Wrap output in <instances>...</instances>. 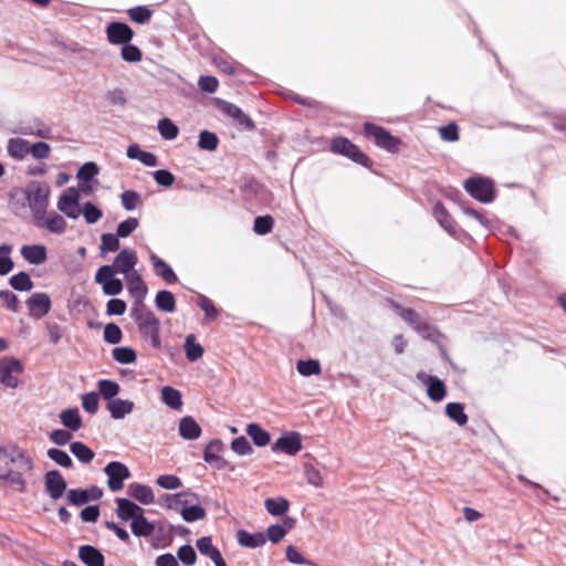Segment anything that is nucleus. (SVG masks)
Returning <instances> with one entry per match:
<instances>
[{
    "label": "nucleus",
    "instance_id": "obj_22",
    "mask_svg": "<svg viewBox=\"0 0 566 566\" xmlns=\"http://www.w3.org/2000/svg\"><path fill=\"white\" fill-rule=\"evenodd\" d=\"M116 514L123 521H134L140 513H144V509L132 502L130 500L118 497L116 499Z\"/></svg>",
    "mask_w": 566,
    "mask_h": 566
},
{
    "label": "nucleus",
    "instance_id": "obj_45",
    "mask_svg": "<svg viewBox=\"0 0 566 566\" xmlns=\"http://www.w3.org/2000/svg\"><path fill=\"white\" fill-rule=\"evenodd\" d=\"M274 220L270 214L260 216L254 219L253 231L259 235L268 234L272 231Z\"/></svg>",
    "mask_w": 566,
    "mask_h": 566
},
{
    "label": "nucleus",
    "instance_id": "obj_56",
    "mask_svg": "<svg viewBox=\"0 0 566 566\" xmlns=\"http://www.w3.org/2000/svg\"><path fill=\"white\" fill-rule=\"evenodd\" d=\"M138 226H139L138 219L129 217L118 224L116 234L119 238H126V237L130 235L138 228Z\"/></svg>",
    "mask_w": 566,
    "mask_h": 566
},
{
    "label": "nucleus",
    "instance_id": "obj_9",
    "mask_svg": "<svg viewBox=\"0 0 566 566\" xmlns=\"http://www.w3.org/2000/svg\"><path fill=\"white\" fill-rule=\"evenodd\" d=\"M95 282L101 284L106 295H117L123 291V282L115 277L114 269L102 265L95 273Z\"/></svg>",
    "mask_w": 566,
    "mask_h": 566
},
{
    "label": "nucleus",
    "instance_id": "obj_24",
    "mask_svg": "<svg viewBox=\"0 0 566 566\" xmlns=\"http://www.w3.org/2000/svg\"><path fill=\"white\" fill-rule=\"evenodd\" d=\"M78 557L86 566H104L105 558L103 554L91 545H83L78 548Z\"/></svg>",
    "mask_w": 566,
    "mask_h": 566
},
{
    "label": "nucleus",
    "instance_id": "obj_34",
    "mask_svg": "<svg viewBox=\"0 0 566 566\" xmlns=\"http://www.w3.org/2000/svg\"><path fill=\"white\" fill-rule=\"evenodd\" d=\"M151 260L156 274L161 276L168 284H174L178 281L177 275L165 261L157 258L155 254L151 255Z\"/></svg>",
    "mask_w": 566,
    "mask_h": 566
},
{
    "label": "nucleus",
    "instance_id": "obj_20",
    "mask_svg": "<svg viewBox=\"0 0 566 566\" xmlns=\"http://www.w3.org/2000/svg\"><path fill=\"white\" fill-rule=\"evenodd\" d=\"M125 279L128 292L135 300L133 307H138L139 304H144L143 301L148 291L147 286L137 271L132 272L129 275L125 276Z\"/></svg>",
    "mask_w": 566,
    "mask_h": 566
},
{
    "label": "nucleus",
    "instance_id": "obj_26",
    "mask_svg": "<svg viewBox=\"0 0 566 566\" xmlns=\"http://www.w3.org/2000/svg\"><path fill=\"white\" fill-rule=\"evenodd\" d=\"M22 256L31 264H41L46 260V249L44 245L33 244L23 245L21 249Z\"/></svg>",
    "mask_w": 566,
    "mask_h": 566
},
{
    "label": "nucleus",
    "instance_id": "obj_62",
    "mask_svg": "<svg viewBox=\"0 0 566 566\" xmlns=\"http://www.w3.org/2000/svg\"><path fill=\"white\" fill-rule=\"evenodd\" d=\"M231 449L239 455H245L252 453L253 449L245 437L241 436L235 438L231 442Z\"/></svg>",
    "mask_w": 566,
    "mask_h": 566
},
{
    "label": "nucleus",
    "instance_id": "obj_18",
    "mask_svg": "<svg viewBox=\"0 0 566 566\" xmlns=\"http://www.w3.org/2000/svg\"><path fill=\"white\" fill-rule=\"evenodd\" d=\"M418 378L427 386V395L432 401L439 402L444 399L447 387L441 379L424 374H419Z\"/></svg>",
    "mask_w": 566,
    "mask_h": 566
},
{
    "label": "nucleus",
    "instance_id": "obj_46",
    "mask_svg": "<svg viewBox=\"0 0 566 566\" xmlns=\"http://www.w3.org/2000/svg\"><path fill=\"white\" fill-rule=\"evenodd\" d=\"M120 56L126 62L136 63L143 60V52L138 46L129 42L122 46Z\"/></svg>",
    "mask_w": 566,
    "mask_h": 566
},
{
    "label": "nucleus",
    "instance_id": "obj_59",
    "mask_svg": "<svg viewBox=\"0 0 566 566\" xmlns=\"http://www.w3.org/2000/svg\"><path fill=\"white\" fill-rule=\"evenodd\" d=\"M304 474H305V478H306V481L316 486V488H321L323 486V476L319 472L318 469H316L314 465L312 464H304Z\"/></svg>",
    "mask_w": 566,
    "mask_h": 566
},
{
    "label": "nucleus",
    "instance_id": "obj_38",
    "mask_svg": "<svg viewBox=\"0 0 566 566\" xmlns=\"http://www.w3.org/2000/svg\"><path fill=\"white\" fill-rule=\"evenodd\" d=\"M161 399L167 406L176 410H179L182 406L180 391L170 386L161 389Z\"/></svg>",
    "mask_w": 566,
    "mask_h": 566
},
{
    "label": "nucleus",
    "instance_id": "obj_17",
    "mask_svg": "<svg viewBox=\"0 0 566 566\" xmlns=\"http://www.w3.org/2000/svg\"><path fill=\"white\" fill-rule=\"evenodd\" d=\"M218 106L223 114L231 117L238 125L248 130L255 128L253 120L237 105L226 101H220Z\"/></svg>",
    "mask_w": 566,
    "mask_h": 566
},
{
    "label": "nucleus",
    "instance_id": "obj_19",
    "mask_svg": "<svg viewBox=\"0 0 566 566\" xmlns=\"http://www.w3.org/2000/svg\"><path fill=\"white\" fill-rule=\"evenodd\" d=\"M38 228H44L52 233H63L66 229V221L55 211L44 212L42 218L33 220Z\"/></svg>",
    "mask_w": 566,
    "mask_h": 566
},
{
    "label": "nucleus",
    "instance_id": "obj_1",
    "mask_svg": "<svg viewBox=\"0 0 566 566\" xmlns=\"http://www.w3.org/2000/svg\"><path fill=\"white\" fill-rule=\"evenodd\" d=\"M33 462L17 446L0 447V480H6L19 492L25 491L23 472H29Z\"/></svg>",
    "mask_w": 566,
    "mask_h": 566
},
{
    "label": "nucleus",
    "instance_id": "obj_14",
    "mask_svg": "<svg viewBox=\"0 0 566 566\" xmlns=\"http://www.w3.org/2000/svg\"><path fill=\"white\" fill-rule=\"evenodd\" d=\"M29 315L40 319L51 311V300L46 293H33L27 301Z\"/></svg>",
    "mask_w": 566,
    "mask_h": 566
},
{
    "label": "nucleus",
    "instance_id": "obj_35",
    "mask_svg": "<svg viewBox=\"0 0 566 566\" xmlns=\"http://www.w3.org/2000/svg\"><path fill=\"white\" fill-rule=\"evenodd\" d=\"M184 348L189 361H196L201 358L205 352L203 347L196 342V336L193 334L186 336Z\"/></svg>",
    "mask_w": 566,
    "mask_h": 566
},
{
    "label": "nucleus",
    "instance_id": "obj_47",
    "mask_svg": "<svg viewBox=\"0 0 566 566\" xmlns=\"http://www.w3.org/2000/svg\"><path fill=\"white\" fill-rule=\"evenodd\" d=\"M219 139L214 133L202 130L199 135L198 146L203 150L213 151L218 148Z\"/></svg>",
    "mask_w": 566,
    "mask_h": 566
},
{
    "label": "nucleus",
    "instance_id": "obj_53",
    "mask_svg": "<svg viewBox=\"0 0 566 566\" xmlns=\"http://www.w3.org/2000/svg\"><path fill=\"white\" fill-rule=\"evenodd\" d=\"M10 253V245L3 244L0 247V275H6L13 269V261L9 256Z\"/></svg>",
    "mask_w": 566,
    "mask_h": 566
},
{
    "label": "nucleus",
    "instance_id": "obj_49",
    "mask_svg": "<svg viewBox=\"0 0 566 566\" xmlns=\"http://www.w3.org/2000/svg\"><path fill=\"white\" fill-rule=\"evenodd\" d=\"M113 358L120 364H133L136 361L137 355L129 347H116L113 349Z\"/></svg>",
    "mask_w": 566,
    "mask_h": 566
},
{
    "label": "nucleus",
    "instance_id": "obj_41",
    "mask_svg": "<svg viewBox=\"0 0 566 566\" xmlns=\"http://www.w3.org/2000/svg\"><path fill=\"white\" fill-rule=\"evenodd\" d=\"M99 395L107 400H113L119 392V385L113 380L102 379L97 382Z\"/></svg>",
    "mask_w": 566,
    "mask_h": 566
},
{
    "label": "nucleus",
    "instance_id": "obj_64",
    "mask_svg": "<svg viewBox=\"0 0 566 566\" xmlns=\"http://www.w3.org/2000/svg\"><path fill=\"white\" fill-rule=\"evenodd\" d=\"M98 174V167L95 163L84 164L78 172L77 178L82 181H90Z\"/></svg>",
    "mask_w": 566,
    "mask_h": 566
},
{
    "label": "nucleus",
    "instance_id": "obj_12",
    "mask_svg": "<svg viewBox=\"0 0 566 566\" xmlns=\"http://www.w3.org/2000/svg\"><path fill=\"white\" fill-rule=\"evenodd\" d=\"M78 200V191L71 187L66 189L59 198L57 208L69 218L76 219L80 214Z\"/></svg>",
    "mask_w": 566,
    "mask_h": 566
},
{
    "label": "nucleus",
    "instance_id": "obj_52",
    "mask_svg": "<svg viewBox=\"0 0 566 566\" xmlns=\"http://www.w3.org/2000/svg\"><path fill=\"white\" fill-rule=\"evenodd\" d=\"M438 132H439L440 138L446 142L453 143V142H458L460 138L459 126L454 122L449 123L446 126H441L438 129Z\"/></svg>",
    "mask_w": 566,
    "mask_h": 566
},
{
    "label": "nucleus",
    "instance_id": "obj_42",
    "mask_svg": "<svg viewBox=\"0 0 566 566\" xmlns=\"http://www.w3.org/2000/svg\"><path fill=\"white\" fill-rule=\"evenodd\" d=\"M296 369H297L298 374H301L302 376H305V377L313 376V375H319L322 371L321 364L316 359H307V360L301 359L296 363Z\"/></svg>",
    "mask_w": 566,
    "mask_h": 566
},
{
    "label": "nucleus",
    "instance_id": "obj_3",
    "mask_svg": "<svg viewBox=\"0 0 566 566\" xmlns=\"http://www.w3.org/2000/svg\"><path fill=\"white\" fill-rule=\"evenodd\" d=\"M50 187L44 182L33 181L25 190V198L33 220L42 218L49 206Z\"/></svg>",
    "mask_w": 566,
    "mask_h": 566
},
{
    "label": "nucleus",
    "instance_id": "obj_32",
    "mask_svg": "<svg viewBox=\"0 0 566 566\" xmlns=\"http://www.w3.org/2000/svg\"><path fill=\"white\" fill-rule=\"evenodd\" d=\"M245 431L258 447H265L271 441L270 433L258 423H249Z\"/></svg>",
    "mask_w": 566,
    "mask_h": 566
},
{
    "label": "nucleus",
    "instance_id": "obj_16",
    "mask_svg": "<svg viewBox=\"0 0 566 566\" xmlns=\"http://www.w3.org/2000/svg\"><path fill=\"white\" fill-rule=\"evenodd\" d=\"M137 261V254L134 250L124 249L116 255L111 266H113L115 274L120 273L127 276L132 272H136L134 268Z\"/></svg>",
    "mask_w": 566,
    "mask_h": 566
},
{
    "label": "nucleus",
    "instance_id": "obj_4",
    "mask_svg": "<svg viewBox=\"0 0 566 566\" xmlns=\"http://www.w3.org/2000/svg\"><path fill=\"white\" fill-rule=\"evenodd\" d=\"M394 308L396 310L397 314L422 337L427 339H433L438 336V329L426 322L413 308L403 307L396 303L394 304Z\"/></svg>",
    "mask_w": 566,
    "mask_h": 566
},
{
    "label": "nucleus",
    "instance_id": "obj_6",
    "mask_svg": "<svg viewBox=\"0 0 566 566\" xmlns=\"http://www.w3.org/2000/svg\"><path fill=\"white\" fill-rule=\"evenodd\" d=\"M364 133L366 137L373 138L378 147L392 154H397L402 145L399 137L391 135L384 127L373 123L364 124Z\"/></svg>",
    "mask_w": 566,
    "mask_h": 566
},
{
    "label": "nucleus",
    "instance_id": "obj_29",
    "mask_svg": "<svg viewBox=\"0 0 566 566\" xmlns=\"http://www.w3.org/2000/svg\"><path fill=\"white\" fill-rule=\"evenodd\" d=\"M62 424L72 431L81 429L83 422L77 408L65 409L60 413Z\"/></svg>",
    "mask_w": 566,
    "mask_h": 566
},
{
    "label": "nucleus",
    "instance_id": "obj_60",
    "mask_svg": "<svg viewBox=\"0 0 566 566\" xmlns=\"http://www.w3.org/2000/svg\"><path fill=\"white\" fill-rule=\"evenodd\" d=\"M82 407L91 415L96 413L98 410V395L94 391L83 395Z\"/></svg>",
    "mask_w": 566,
    "mask_h": 566
},
{
    "label": "nucleus",
    "instance_id": "obj_23",
    "mask_svg": "<svg viewBox=\"0 0 566 566\" xmlns=\"http://www.w3.org/2000/svg\"><path fill=\"white\" fill-rule=\"evenodd\" d=\"M433 216L439 224L451 235L457 233V223L452 216L448 212L442 202H436L433 207Z\"/></svg>",
    "mask_w": 566,
    "mask_h": 566
},
{
    "label": "nucleus",
    "instance_id": "obj_50",
    "mask_svg": "<svg viewBox=\"0 0 566 566\" xmlns=\"http://www.w3.org/2000/svg\"><path fill=\"white\" fill-rule=\"evenodd\" d=\"M48 457L53 460L56 464L63 467V468H72L73 461L71 457L61 449H49L48 450Z\"/></svg>",
    "mask_w": 566,
    "mask_h": 566
},
{
    "label": "nucleus",
    "instance_id": "obj_7",
    "mask_svg": "<svg viewBox=\"0 0 566 566\" xmlns=\"http://www.w3.org/2000/svg\"><path fill=\"white\" fill-rule=\"evenodd\" d=\"M464 189L481 202L488 203L494 199L493 184L486 178H470L464 182Z\"/></svg>",
    "mask_w": 566,
    "mask_h": 566
},
{
    "label": "nucleus",
    "instance_id": "obj_31",
    "mask_svg": "<svg viewBox=\"0 0 566 566\" xmlns=\"http://www.w3.org/2000/svg\"><path fill=\"white\" fill-rule=\"evenodd\" d=\"M129 494L143 504H150L155 501L154 492L150 486L133 483L129 485Z\"/></svg>",
    "mask_w": 566,
    "mask_h": 566
},
{
    "label": "nucleus",
    "instance_id": "obj_55",
    "mask_svg": "<svg viewBox=\"0 0 566 566\" xmlns=\"http://www.w3.org/2000/svg\"><path fill=\"white\" fill-rule=\"evenodd\" d=\"M123 338L120 327L115 323H109L104 328V340L109 344H118Z\"/></svg>",
    "mask_w": 566,
    "mask_h": 566
},
{
    "label": "nucleus",
    "instance_id": "obj_10",
    "mask_svg": "<svg viewBox=\"0 0 566 566\" xmlns=\"http://www.w3.org/2000/svg\"><path fill=\"white\" fill-rule=\"evenodd\" d=\"M108 480L107 485L111 491L117 492L123 489L124 481L130 476L128 468L118 461L109 462L104 469Z\"/></svg>",
    "mask_w": 566,
    "mask_h": 566
},
{
    "label": "nucleus",
    "instance_id": "obj_25",
    "mask_svg": "<svg viewBox=\"0 0 566 566\" xmlns=\"http://www.w3.org/2000/svg\"><path fill=\"white\" fill-rule=\"evenodd\" d=\"M201 428L190 416L184 417L179 422V433L186 440H195L201 436Z\"/></svg>",
    "mask_w": 566,
    "mask_h": 566
},
{
    "label": "nucleus",
    "instance_id": "obj_39",
    "mask_svg": "<svg viewBox=\"0 0 566 566\" xmlns=\"http://www.w3.org/2000/svg\"><path fill=\"white\" fill-rule=\"evenodd\" d=\"M264 506L266 511L274 516L283 515L289 511L290 503L286 499L279 497V499H266L264 501Z\"/></svg>",
    "mask_w": 566,
    "mask_h": 566
},
{
    "label": "nucleus",
    "instance_id": "obj_13",
    "mask_svg": "<svg viewBox=\"0 0 566 566\" xmlns=\"http://www.w3.org/2000/svg\"><path fill=\"white\" fill-rule=\"evenodd\" d=\"M274 452L280 451L289 455H295L302 450V438L296 431L280 437L272 446Z\"/></svg>",
    "mask_w": 566,
    "mask_h": 566
},
{
    "label": "nucleus",
    "instance_id": "obj_5",
    "mask_svg": "<svg viewBox=\"0 0 566 566\" xmlns=\"http://www.w3.org/2000/svg\"><path fill=\"white\" fill-rule=\"evenodd\" d=\"M329 149L332 153L347 157L364 167L371 166L370 158L346 137L338 136L333 138L331 140Z\"/></svg>",
    "mask_w": 566,
    "mask_h": 566
},
{
    "label": "nucleus",
    "instance_id": "obj_37",
    "mask_svg": "<svg viewBox=\"0 0 566 566\" xmlns=\"http://www.w3.org/2000/svg\"><path fill=\"white\" fill-rule=\"evenodd\" d=\"M447 416L457 422L459 426L468 423V416L464 412V407L460 402H449L446 406Z\"/></svg>",
    "mask_w": 566,
    "mask_h": 566
},
{
    "label": "nucleus",
    "instance_id": "obj_15",
    "mask_svg": "<svg viewBox=\"0 0 566 566\" xmlns=\"http://www.w3.org/2000/svg\"><path fill=\"white\" fill-rule=\"evenodd\" d=\"M45 491L52 500H59L66 490V482L57 470H52L44 475Z\"/></svg>",
    "mask_w": 566,
    "mask_h": 566
},
{
    "label": "nucleus",
    "instance_id": "obj_30",
    "mask_svg": "<svg viewBox=\"0 0 566 566\" xmlns=\"http://www.w3.org/2000/svg\"><path fill=\"white\" fill-rule=\"evenodd\" d=\"M30 143L22 138H11L8 142V153L12 158L23 159L30 154Z\"/></svg>",
    "mask_w": 566,
    "mask_h": 566
},
{
    "label": "nucleus",
    "instance_id": "obj_33",
    "mask_svg": "<svg viewBox=\"0 0 566 566\" xmlns=\"http://www.w3.org/2000/svg\"><path fill=\"white\" fill-rule=\"evenodd\" d=\"M130 528L134 535L148 537L154 533L155 526L140 513L132 521Z\"/></svg>",
    "mask_w": 566,
    "mask_h": 566
},
{
    "label": "nucleus",
    "instance_id": "obj_8",
    "mask_svg": "<svg viewBox=\"0 0 566 566\" xmlns=\"http://www.w3.org/2000/svg\"><path fill=\"white\" fill-rule=\"evenodd\" d=\"M23 373L21 361L14 357H4L0 360V382L9 388L18 387V377Z\"/></svg>",
    "mask_w": 566,
    "mask_h": 566
},
{
    "label": "nucleus",
    "instance_id": "obj_44",
    "mask_svg": "<svg viewBox=\"0 0 566 566\" xmlns=\"http://www.w3.org/2000/svg\"><path fill=\"white\" fill-rule=\"evenodd\" d=\"M10 285L17 291H30L34 284L28 273L19 272L11 276Z\"/></svg>",
    "mask_w": 566,
    "mask_h": 566
},
{
    "label": "nucleus",
    "instance_id": "obj_57",
    "mask_svg": "<svg viewBox=\"0 0 566 566\" xmlns=\"http://www.w3.org/2000/svg\"><path fill=\"white\" fill-rule=\"evenodd\" d=\"M122 205L126 210H134L140 203V195L134 190H126L122 193Z\"/></svg>",
    "mask_w": 566,
    "mask_h": 566
},
{
    "label": "nucleus",
    "instance_id": "obj_61",
    "mask_svg": "<svg viewBox=\"0 0 566 566\" xmlns=\"http://www.w3.org/2000/svg\"><path fill=\"white\" fill-rule=\"evenodd\" d=\"M67 501L73 505H83L90 501L88 491L72 489L67 492Z\"/></svg>",
    "mask_w": 566,
    "mask_h": 566
},
{
    "label": "nucleus",
    "instance_id": "obj_21",
    "mask_svg": "<svg viewBox=\"0 0 566 566\" xmlns=\"http://www.w3.org/2000/svg\"><path fill=\"white\" fill-rule=\"evenodd\" d=\"M198 551L209 557L216 566H227L220 551L212 544L210 537H201L196 543Z\"/></svg>",
    "mask_w": 566,
    "mask_h": 566
},
{
    "label": "nucleus",
    "instance_id": "obj_58",
    "mask_svg": "<svg viewBox=\"0 0 566 566\" xmlns=\"http://www.w3.org/2000/svg\"><path fill=\"white\" fill-rule=\"evenodd\" d=\"M181 516L186 522H195L206 516V511L200 505H192L181 510Z\"/></svg>",
    "mask_w": 566,
    "mask_h": 566
},
{
    "label": "nucleus",
    "instance_id": "obj_43",
    "mask_svg": "<svg viewBox=\"0 0 566 566\" xmlns=\"http://www.w3.org/2000/svg\"><path fill=\"white\" fill-rule=\"evenodd\" d=\"M128 18L139 24L148 22L153 15V11L145 6H138L127 10Z\"/></svg>",
    "mask_w": 566,
    "mask_h": 566
},
{
    "label": "nucleus",
    "instance_id": "obj_11",
    "mask_svg": "<svg viewBox=\"0 0 566 566\" xmlns=\"http://www.w3.org/2000/svg\"><path fill=\"white\" fill-rule=\"evenodd\" d=\"M107 41L113 45H124L129 43L135 33L134 30L124 22H109L105 29Z\"/></svg>",
    "mask_w": 566,
    "mask_h": 566
},
{
    "label": "nucleus",
    "instance_id": "obj_28",
    "mask_svg": "<svg viewBox=\"0 0 566 566\" xmlns=\"http://www.w3.org/2000/svg\"><path fill=\"white\" fill-rule=\"evenodd\" d=\"M237 539L241 546L250 548L260 547L266 542V537L263 533L251 534L244 530L238 531Z\"/></svg>",
    "mask_w": 566,
    "mask_h": 566
},
{
    "label": "nucleus",
    "instance_id": "obj_51",
    "mask_svg": "<svg viewBox=\"0 0 566 566\" xmlns=\"http://www.w3.org/2000/svg\"><path fill=\"white\" fill-rule=\"evenodd\" d=\"M117 234L104 233L101 237V251L102 253L115 252L119 249V240Z\"/></svg>",
    "mask_w": 566,
    "mask_h": 566
},
{
    "label": "nucleus",
    "instance_id": "obj_36",
    "mask_svg": "<svg viewBox=\"0 0 566 566\" xmlns=\"http://www.w3.org/2000/svg\"><path fill=\"white\" fill-rule=\"evenodd\" d=\"M155 303L158 310L172 313L176 311V300L171 292L159 291L156 295Z\"/></svg>",
    "mask_w": 566,
    "mask_h": 566
},
{
    "label": "nucleus",
    "instance_id": "obj_40",
    "mask_svg": "<svg viewBox=\"0 0 566 566\" xmlns=\"http://www.w3.org/2000/svg\"><path fill=\"white\" fill-rule=\"evenodd\" d=\"M70 450L83 463L92 462L95 457L93 450L80 441L71 443Z\"/></svg>",
    "mask_w": 566,
    "mask_h": 566
},
{
    "label": "nucleus",
    "instance_id": "obj_54",
    "mask_svg": "<svg viewBox=\"0 0 566 566\" xmlns=\"http://www.w3.org/2000/svg\"><path fill=\"white\" fill-rule=\"evenodd\" d=\"M178 559L186 566H192L196 564L197 554L192 546L182 545L177 552Z\"/></svg>",
    "mask_w": 566,
    "mask_h": 566
},
{
    "label": "nucleus",
    "instance_id": "obj_27",
    "mask_svg": "<svg viewBox=\"0 0 566 566\" xmlns=\"http://www.w3.org/2000/svg\"><path fill=\"white\" fill-rule=\"evenodd\" d=\"M134 402L130 400L113 399L108 402L107 409L113 419H123L134 410Z\"/></svg>",
    "mask_w": 566,
    "mask_h": 566
},
{
    "label": "nucleus",
    "instance_id": "obj_48",
    "mask_svg": "<svg viewBox=\"0 0 566 566\" xmlns=\"http://www.w3.org/2000/svg\"><path fill=\"white\" fill-rule=\"evenodd\" d=\"M158 130L161 137L168 140L175 139L179 134V128L169 118L158 122Z\"/></svg>",
    "mask_w": 566,
    "mask_h": 566
},
{
    "label": "nucleus",
    "instance_id": "obj_2",
    "mask_svg": "<svg viewBox=\"0 0 566 566\" xmlns=\"http://www.w3.org/2000/svg\"><path fill=\"white\" fill-rule=\"evenodd\" d=\"M132 316L138 327L140 336L156 348H161L160 339V321L146 307L145 304H139L138 307H133Z\"/></svg>",
    "mask_w": 566,
    "mask_h": 566
},
{
    "label": "nucleus",
    "instance_id": "obj_63",
    "mask_svg": "<svg viewBox=\"0 0 566 566\" xmlns=\"http://www.w3.org/2000/svg\"><path fill=\"white\" fill-rule=\"evenodd\" d=\"M51 147L49 144L44 142H38L35 144L30 145V154L35 159H45L50 156Z\"/></svg>",
    "mask_w": 566,
    "mask_h": 566
}]
</instances>
